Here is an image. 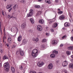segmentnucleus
I'll list each match as a JSON object with an SVG mask.
<instances>
[{"label": "nucleus", "instance_id": "f257e3e1", "mask_svg": "<svg viewBox=\"0 0 73 73\" xmlns=\"http://www.w3.org/2000/svg\"><path fill=\"white\" fill-rule=\"evenodd\" d=\"M38 53V50L36 49H34L31 53L33 57L35 58L37 57Z\"/></svg>", "mask_w": 73, "mask_h": 73}, {"label": "nucleus", "instance_id": "f03ea898", "mask_svg": "<svg viewBox=\"0 0 73 73\" xmlns=\"http://www.w3.org/2000/svg\"><path fill=\"white\" fill-rule=\"evenodd\" d=\"M33 11L32 9H31L29 11V14H27V17H31L32 15H33Z\"/></svg>", "mask_w": 73, "mask_h": 73}, {"label": "nucleus", "instance_id": "7ed1b4c3", "mask_svg": "<svg viewBox=\"0 0 73 73\" xmlns=\"http://www.w3.org/2000/svg\"><path fill=\"white\" fill-rule=\"evenodd\" d=\"M4 68H9V62H6L3 64Z\"/></svg>", "mask_w": 73, "mask_h": 73}, {"label": "nucleus", "instance_id": "20e7f679", "mask_svg": "<svg viewBox=\"0 0 73 73\" xmlns=\"http://www.w3.org/2000/svg\"><path fill=\"white\" fill-rule=\"evenodd\" d=\"M37 29L38 31H41L42 30V27L40 25H38L37 26Z\"/></svg>", "mask_w": 73, "mask_h": 73}, {"label": "nucleus", "instance_id": "39448f33", "mask_svg": "<svg viewBox=\"0 0 73 73\" xmlns=\"http://www.w3.org/2000/svg\"><path fill=\"white\" fill-rule=\"evenodd\" d=\"M44 64V63L43 62H38L37 65L38 66L40 67L42 66Z\"/></svg>", "mask_w": 73, "mask_h": 73}, {"label": "nucleus", "instance_id": "423d86ee", "mask_svg": "<svg viewBox=\"0 0 73 73\" xmlns=\"http://www.w3.org/2000/svg\"><path fill=\"white\" fill-rule=\"evenodd\" d=\"M53 64H52V63H50L49 64L48 66V69H52L53 68Z\"/></svg>", "mask_w": 73, "mask_h": 73}, {"label": "nucleus", "instance_id": "0eeeda50", "mask_svg": "<svg viewBox=\"0 0 73 73\" xmlns=\"http://www.w3.org/2000/svg\"><path fill=\"white\" fill-rule=\"evenodd\" d=\"M27 42L28 40L26 39H24L23 40L22 42V44L23 45H25V44H27Z\"/></svg>", "mask_w": 73, "mask_h": 73}, {"label": "nucleus", "instance_id": "6e6552de", "mask_svg": "<svg viewBox=\"0 0 73 73\" xmlns=\"http://www.w3.org/2000/svg\"><path fill=\"white\" fill-rule=\"evenodd\" d=\"M62 65L63 67L66 66L68 65V62H67V61H65L64 62L62 63Z\"/></svg>", "mask_w": 73, "mask_h": 73}, {"label": "nucleus", "instance_id": "1a4fd4ad", "mask_svg": "<svg viewBox=\"0 0 73 73\" xmlns=\"http://www.w3.org/2000/svg\"><path fill=\"white\" fill-rule=\"evenodd\" d=\"M19 52H20V54L22 56H24V52L21 50V49H20L19 50Z\"/></svg>", "mask_w": 73, "mask_h": 73}, {"label": "nucleus", "instance_id": "9d476101", "mask_svg": "<svg viewBox=\"0 0 73 73\" xmlns=\"http://www.w3.org/2000/svg\"><path fill=\"white\" fill-rule=\"evenodd\" d=\"M13 14L12 15H8L7 16L8 18V19H11V18H14V19H15V18H16V17H13Z\"/></svg>", "mask_w": 73, "mask_h": 73}, {"label": "nucleus", "instance_id": "9b49d317", "mask_svg": "<svg viewBox=\"0 0 73 73\" xmlns=\"http://www.w3.org/2000/svg\"><path fill=\"white\" fill-rule=\"evenodd\" d=\"M42 13V12L41 11H38L36 14V16H37V17H38V16L41 14Z\"/></svg>", "mask_w": 73, "mask_h": 73}, {"label": "nucleus", "instance_id": "f8f14e48", "mask_svg": "<svg viewBox=\"0 0 73 73\" xmlns=\"http://www.w3.org/2000/svg\"><path fill=\"white\" fill-rule=\"evenodd\" d=\"M65 16H64V15H62L59 17V19L60 20H62L64 19H65Z\"/></svg>", "mask_w": 73, "mask_h": 73}, {"label": "nucleus", "instance_id": "ddd939ff", "mask_svg": "<svg viewBox=\"0 0 73 73\" xmlns=\"http://www.w3.org/2000/svg\"><path fill=\"white\" fill-rule=\"evenodd\" d=\"M8 42L9 43H10V44H11V43L12 42V39H11V38L9 37L8 38Z\"/></svg>", "mask_w": 73, "mask_h": 73}, {"label": "nucleus", "instance_id": "4468645a", "mask_svg": "<svg viewBox=\"0 0 73 73\" xmlns=\"http://www.w3.org/2000/svg\"><path fill=\"white\" fill-rule=\"evenodd\" d=\"M21 39H22V37L20 35L18 37L17 40L18 41L20 42V41H21Z\"/></svg>", "mask_w": 73, "mask_h": 73}, {"label": "nucleus", "instance_id": "2eb2a0df", "mask_svg": "<svg viewBox=\"0 0 73 73\" xmlns=\"http://www.w3.org/2000/svg\"><path fill=\"white\" fill-rule=\"evenodd\" d=\"M57 41L56 40H53L52 41V44L53 45H55V44H57Z\"/></svg>", "mask_w": 73, "mask_h": 73}, {"label": "nucleus", "instance_id": "dca6fc26", "mask_svg": "<svg viewBox=\"0 0 73 73\" xmlns=\"http://www.w3.org/2000/svg\"><path fill=\"white\" fill-rule=\"evenodd\" d=\"M64 26L66 27H69L70 26V24L69 23L66 22L64 23Z\"/></svg>", "mask_w": 73, "mask_h": 73}, {"label": "nucleus", "instance_id": "f3484780", "mask_svg": "<svg viewBox=\"0 0 73 73\" xmlns=\"http://www.w3.org/2000/svg\"><path fill=\"white\" fill-rule=\"evenodd\" d=\"M69 67L70 68L73 69V64L72 63H70L69 64Z\"/></svg>", "mask_w": 73, "mask_h": 73}, {"label": "nucleus", "instance_id": "a211bd4d", "mask_svg": "<svg viewBox=\"0 0 73 73\" xmlns=\"http://www.w3.org/2000/svg\"><path fill=\"white\" fill-rule=\"evenodd\" d=\"M39 23L42 24L43 23H44V21L43 19H40L39 20Z\"/></svg>", "mask_w": 73, "mask_h": 73}, {"label": "nucleus", "instance_id": "6ab92c4d", "mask_svg": "<svg viewBox=\"0 0 73 73\" xmlns=\"http://www.w3.org/2000/svg\"><path fill=\"white\" fill-rule=\"evenodd\" d=\"M12 6L11 5H8L7 6V9H9L10 8H11V7H12Z\"/></svg>", "mask_w": 73, "mask_h": 73}, {"label": "nucleus", "instance_id": "aec40b11", "mask_svg": "<svg viewBox=\"0 0 73 73\" xmlns=\"http://www.w3.org/2000/svg\"><path fill=\"white\" fill-rule=\"evenodd\" d=\"M57 26V23H55L53 24L52 27L53 28H56Z\"/></svg>", "mask_w": 73, "mask_h": 73}, {"label": "nucleus", "instance_id": "412c9836", "mask_svg": "<svg viewBox=\"0 0 73 73\" xmlns=\"http://www.w3.org/2000/svg\"><path fill=\"white\" fill-rule=\"evenodd\" d=\"M30 21L32 23V24H34L35 22L34 21V20L32 18H30Z\"/></svg>", "mask_w": 73, "mask_h": 73}, {"label": "nucleus", "instance_id": "4be33fe9", "mask_svg": "<svg viewBox=\"0 0 73 73\" xmlns=\"http://www.w3.org/2000/svg\"><path fill=\"white\" fill-rule=\"evenodd\" d=\"M25 26H26V25L25 24H22L21 26V28L22 29H24L25 27Z\"/></svg>", "mask_w": 73, "mask_h": 73}, {"label": "nucleus", "instance_id": "5701e85b", "mask_svg": "<svg viewBox=\"0 0 73 73\" xmlns=\"http://www.w3.org/2000/svg\"><path fill=\"white\" fill-rule=\"evenodd\" d=\"M50 56L51 57V58H54V57H55V56H56V55H55L54 54H51Z\"/></svg>", "mask_w": 73, "mask_h": 73}, {"label": "nucleus", "instance_id": "b1692460", "mask_svg": "<svg viewBox=\"0 0 73 73\" xmlns=\"http://www.w3.org/2000/svg\"><path fill=\"white\" fill-rule=\"evenodd\" d=\"M45 1L46 3H48V4H50V3H51L50 0H45Z\"/></svg>", "mask_w": 73, "mask_h": 73}, {"label": "nucleus", "instance_id": "393cba45", "mask_svg": "<svg viewBox=\"0 0 73 73\" xmlns=\"http://www.w3.org/2000/svg\"><path fill=\"white\" fill-rule=\"evenodd\" d=\"M13 8L14 9H15L16 8H18V6L17 4H15L14 6H13Z\"/></svg>", "mask_w": 73, "mask_h": 73}, {"label": "nucleus", "instance_id": "a878e982", "mask_svg": "<svg viewBox=\"0 0 73 73\" xmlns=\"http://www.w3.org/2000/svg\"><path fill=\"white\" fill-rule=\"evenodd\" d=\"M33 41H36L37 42L38 41V38H36V39L33 38Z\"/></svg>", "mask_w": 73, "mask_h": 73}, {"label": "nucleus", "instance_id": "bb28decb", "mask_svg": "<svg viewBox=\"0 0 73 73\" xmlns=\"http://www.w3.org/2000/svg\"><path fill=\"white\" fill-rule=\"evenodd\" d=\"M11 70L12 72H14L15 71V68H14V67H11Z\"/></svg>", "mask_w": 73, "mask_h": 73}, {"label": "nucleus", "instance_id": "cd10ccee", "mask_svg": "<svg viewBox=\"0 0 73 73\" xmlns=\"http://www.w3.org/2000/svg\"><path fill=\"white\" fill-rule=\"evenodd\" d=\"M53 53H54V54H58V51L54 50L52 52Z\"/></svg>", "mask_w": 73, "mask_h": 73}, {"label": "nucleus", "instance_id": "c85d7f7f", "mask_svg": "<svg viewBox=\"0 0 73 73\" xmlns=\"http://www.w3.org/2000/svg\"><path fill=\"white\" fill-rule=\"evenodd\" d=\"M13 31H18V29H17V28L16 27H15L13 29Z\"/></svg>", "mask_w": 73, "mask_h": 73}, {"label": "nucleus", "instance_id": "c756f323", "mask_svg": "<svg viewBox=\"0 0 73 73\" xmlns=\"http://www.w3.org/2000/svg\"><path fill=\"white\" fill-rule=\"evenodd\" d=\"M3 60H6L7 59H8V58L6 56H5L3 58Z\"/></svg>", "mask_w": 73, "mask_h": 73}, {"label": "nucleus", "instance_id": "7c9ffc66", "mask_svg": "<svg viewBox=\"0 0 73 73\" xmlns=\"http://www.w3.org/2000/svg\"><path fill=\"white\" fill-rule=\"evenodd\" d=\"M35 7L36 8H40V6L38 5H36L35 6Z\"/></svg>", "mask_w": 73, "mask_h": 73}, {"label": "nucleus", "instance_id": "2f4dec72", "mask_svg": "<svg viewBox=\"0 0 73 73\" xmlns=\"http://www.w3.org/2000/svg\"><path fill=\"white\" fill-rule=\"evenodd\" d=\"M68 50H72V49H73V46H70L68 48Z\"/></svg>", "mask_w": 73, "mask_h": 73}, {"label": "nucleus", "instance_id": "473e14b6", "mask_svg": "<svg viewBox=\"0 0 73 73\" xmlns=\"http://www.w3.org/2000/svg\"><path fill=\"white\" fill-rule=\"evenodd\" d=\"M9 68H6L5 69V71L7 72H9Z\"/></svg>", "mask_w": 73, "mask_h": 73}, {"label": "nucleus", "instance_id": "72a5a7b5", "mask_svg": "<svg viewBox=\"0 0 73 73\" xmlns=\"http://www.w3.org/2000/svg\"><path fill=\"white\" fill-rule=\"evenodd\" d=\"M66 37H67V36L66 35H65L63 36L62 38V39H64V38H66Z\"/></svg>", "mask_w": 73, "mask_h": 73}, {"label": "nucleus", "instance_id": "f704fd0d", "mask_svg": "<svg viewBox=\"0 0 73 73\" xmlns=\"http://www.w3.org/2000/svg\"><path fill=\"white\" fill-rule=\"evenodd\" d=\"M66 53L67 55H70V51H67L66 52Z\"/></svg>", "mask_w": 73, "mask_h": 73}, {"label": "nucleus", "instance_id": "c9c22d12", "mask_svg": "<svg viewBox=\"0 0 73 73\" xmlns=\"http://www.w3.org/2000/svg\"><path fill=\"white\" fill-rule=\"evenodd\" d=\"M63 12L62 11H59L58 12V14H60V15H61V14H62Z\"/></svg>", "mask_w": 73, "mask_h": 73}, {"label": "nucleus", "instance_id": "e433bc0d", "mask_svg": "<svg viewBox=\"0 0 73 73\" xmlns=\"http://www.w3.org/2000/svg\"><path fill=\"white\" fill-rule=\"evenodd\" d=\"M20 3H23L24 4L25 3V1L24 0H21V1H20Z\"/></svg>", "mask_w": 73, "mask_h": 73}, {"label": "nucleus", "instance_id": "4c0bfd02", "mask_svg": "<svg viewBox=\"0 0 73 73\" xmlns=\"http://www.w3.org/2000/svg\"><path fill=\"white\" fill-rule=\"evenodd\" d=\"M30 73H36V72L35 71H30Z\"/></svg>", "mask_w": 73, "mask_h": 73}, {"label": "nucleus", "instance_id": "58836bf2", "mask_svg": "<svg viewBox=\"0 0 73 73\" xmlns=\"http://www.w3.org/2000/svg\"><path fill=\"white\" fill-rule=\"evenodd\" d=\"M19 69H20L21 70H23V67L21 66H19Z\"/></svg>", "mask_w": 73, "mask_h": 73}, {"label": "nucleus", "instance_id": "ea45409f", "mask_svg": "<svg viewBox=\"0 0 73 73\" xmlns=\"http://www.w3.org/2000/svg\"><path fill=\"white\" fill-rule=\"evenodd\" d=\"M42 42H46V39H43L42 40Z\"/></svg>", "mask_w": 73, "mask_h": 73}, {"label": "nucleus", "instance_id": "a19ab883", "mask_svg": "<svg viewBox=\"0 0 73 73\" xmlns=\"http://www.w3.org/2000/svg\"><path fill=\"white\" fill-rule=\"evenodd\" d=\"M17 58L19 59V60H20V59H21V56H18Z\"/></svg>", "mask_w": 73, "mask_h": 73}, {"label": "nucleus", "instance_id": "79ce46f5", "mask_svg": "<svg viewBox=\"0 0 73 73\" xmlns=\"http://www.w3.org/2000/svg\"><path fill=\"white\" fill-rule=\"evenodd\" d=\"M12 8L11 7L10 9H9L8 11L9 12H10L11 11H12Z\"/></svg>", "mask_w": 73, "mask_h": 73}, {"label": "nucleus", "instance_id": "37998d69", "mask_svg": "<svg viewBox=\"0 0 73 73\" xmlns=\"http://www.w3.org/2000/svg\"><path fill=\"white\" fill-rule=\"evenodd\" d=\"M20 53V52L19 51H17L16 52V54H19Z\"/></svg>", "mask_w": 73, "mask_h": 73}, {"label": "nucleus", "instance_id": "c03bdc74", "mask_svg": "<svg viewBox=\"0 0 73 73\" xmlns=\"http://www.w3.org/2000/svg\"><path fill=\"white\" fill-rule=\"evenodd\" d=\"M64 45V44H61L60 45V47H62V46H63Z\"/></svg>", "mask_w": 73, "mask_h": 73}, {"label": "nucleus", "instance_id": "a18cd8bd", "mask_svg": "<svg viewBox=\"0 0 73 73\" xmlns=\"http://www.w3.org/2000/svg\"><path fill=\"white\" fill-rule=\"evenodd\" d=\"M6 39V36H4L3 37V39L5 40Z\"/></svg>", "mask_w": 73, "mask_h": 73}, {"label": "nucleus", "instance_id": "49530a36", "mask_svg": "<svg viewBox=\"0 0 73 73\" xmlns=\"http://www.w3.org/2000/svg\"><path fill=\"white\" fill-rule=\"evenodd\" d=\"M29 32L30 33H32V32H33V31L32 30H30L29 31Z\"/></svg>", "mask_w": 73, "mask_h": 73}, {"label": "nucleus", "instance_id": "de8ad7c7", "mask_svg": "<svg viewBox=\"0 0 73 73\" xmlns=\"http://www.w3.org/2000/svg\"><path fill=\"white\" fill-rule=\"evenodd\" d=\"M71 40L72 41H73V37H72L71 38Z\"/></svg>", "mask_w": 73, "mask_h": 73}, {"label": "nucleus", "instance_id": "09e8293b", "mask_svg": "<svg viewBox=\"0 0 73 73\" xmlns=\"http://www.w3.org/2000/svg\"><path fill=\"white\" fill-rule=\"evenodd\" d=\"M1 53H3V50H1Z\"/></svg>", "mask_w": 73, "mask_h": 73}, {"label": "nucleus", "instance_id": "8fccbe9b", "mask_svg": "<svg viewBox=\"0 0 73 73\" xmlns=\"http://www.w3.org/2000/svg\"><path fill=\"white\" fill-rule=\"evenodd\" d=\"M51 32H54V30L53 29H51Z\"/></svg>", "mask_w": 73, "mask_h": 73}, {"label": "nucleus", "instance_id": "3c124183", "mask_svg": "<svg viewBox=\"0 0 73 73\" xmlns=\"http://www.w3.org/2000/svg\"><path fill=\"white\" fill-rule=\"evenodd\" d=\"M0 31L1 32V34H2V30H1V29H0Z\"/></svg>", "mask_w": 73, "mask_h": 73}, {"label": "nucleus", "instance_id": "603ef678", "mask_svg": "<svg viewBox=\"0 0 73 73\" xmlns=\"http://www.w3.org/2000/svg\"><path fill=\"white\" fill-rule=\"evenodd\" d=\"M15 47H16V46L13 45L12 47V48H15Z\"/></svg>", "mask_w": 73, "mask_h": 73}, {"label": "nucleus", "instance_id": "864d4df0", "mask_svg": "<svg viewBox=\"0 0 73 73\" xmlns=\"http://www.w3.org/2000/svg\"><path fill=\"white\" fill-rule=\"evenodd\" d=\"M46 35L47 36H49V34H48V33H46Z\"/></svg>", "mask_w": 73, "mask_h": 73}, {"label": "nucleus", "instance_id": "5fc2aeb1", "mask_svg": "<svg viewBox=\"0 0 73 73\" xmlns=\"http://www.w3.org/2000/svg\"><path fill=\"white\" fill-rule=\"evenodd\" d=\"M58 0H55V2L56 3H57V2H58Z\"/></svg>", "mask_w": 73, "mask_h": 73}, {"label": "nucleus", "instance_id": "6e6d98bb", "mask_svg": "<svg viewBox=\"0 0 73 73\" xmlns=\"http://www.w3.org/2000/svg\"><path fill=\"white\" fill-rule=\"evenodd\" d=\"M7 47H8L9 46V44L8 43L7 44Z\"/></svg>", "mask_w": 73, "mask_h": 73}, {"label": "nucleus", "instance_id": "4d7b16f0", "mask_svg": "<svg viewBox=\"0 0 73 73\" xmlns=\"http://www.w3.org/2000/svg\"><path fill=\"white\" fill-rule=\"evenodd\" d=\"M1 29V24H0V29Z\"/></svg>", "mask_w": 73, "mask_h": 73}, {"label": "nucleus", "instance_id": "13d9d810", "mask_svg": "<svg viewBox=\"0 0 73 73\" xmlns=\"http://www.w3.org/2000/svg\"><path fill=\"white\" fill-rule=\"evenodd\" d=\"M42 1V0H38V1Z\"/></svg>", "mask_w": 73, "mask_h": 73}, {"label": "nucleus", "instance_id": "bf43d9fd", "mask_svg": "<svg viewBox=\"0 0 73 73\" xmlns=\"http://www.w3.org/2000/svg\"><path fill=\"white\" fill-rule=\"evenodd\" d=\"M58 62H59V61H58V60H57V61H56V63H58Z\"/></svg>", "mask_w": 73, "mask_h": 73}, {"label": "nucleus", "instance_id": "052dcab7", "mask_svg": "<svg viewBox=\"0 0 73 73\" xmlns=\"http://www.w3.org/2000/svg\"><path fill=\"white\" fill-rule=\"evenodd\" d=\"M53 21L52 20L50 21V23H53Z\"/></svg>", "mask_w": 73, "mask_h": 73}, {"label": "nucleus", "instance_id": "680f3d73", "mask_svg": "<svg viewBox=\"0 0 73 73\" xmlns=\"http://www.w3.org/2000/svg\"><path fill=\"white\" fill-rule=\"evenodd\" d=\"M2 15H4V12H2Z\"/></svg>", "mask_w": 73, "mask_h": 73}, {"label": "nucleus", "instance_id": "e2e57ef3", "mask_svg": "<svg viewBox=\"0 0 73 73\" xmlns=\"http://www.w3.org/2000/svg\"><path fill=\"white\" fill-rule=\"evenodd\" d=\"M6 36V34H5V33L4 34V36Z\"/></svg>", "mask_w": 73, "mask_h": 73}, {"label": "nucleus", "instance_id": "0e129e2a", "mask_svg": "<svg viewBox=\"0 0 73 73\" xmlns=\"http://www.w3.org/2000/svg\"><path fill=\"white\" fill-rule=\"evenodd\" d=\"M71 57L72 58H73V55H71Z\"/></svg>", "mask_w": 73, "mask_h": 73}, {"label": "nucleus", "instance_id": "69168bd1", "mask_svg": "<svg viewBox=\"0 0 73 73\" xmlns=\"http://www.w3.org/2000/svg\"><path fill=\"white\" fill-rule=\"evenodd\" d=\"M42 48H45V46H43Z\"/></svg>", "mask_w": 73, "mask_h": 73}, {"label": "nucleus", "instance_id": "338daca9", "mask_svg": "<svg viewBox=\"0 0 73 73\" xmlns=\"http://www.w3.org/2000/svg\"><path fill=\"white\" fill-rule=\"evenodd\" d=\"M58 11H60V9H58Z\"/></svg>", "mask_w": 73, "mask_h": 73}, {"label": "nucleus", "instance_id": "774afa93", "mask_svg": "<svg viewBox=\"0 0 73 73\" xmlns=\"http://www.w3.org/2000/svg\"><path fill=\"white\" fill-rule=\"evenodd\" d=\"M5 41H4V39H3V42H4Z\"/></svg>", "mask_w": 73, "mask_h": 73}]
</instances>
